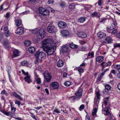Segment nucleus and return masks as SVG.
Here are the masks:
<instances>
[{
	"label": "nucleus",
	"mask_w": 120,
	"mask_h": 120,
	"mask_svg": "<svg viewBox=\"0 0 120 120\" xmlns=\"http://www.w3.org/2000/svg\"><path fill=\"white\" fill-rule=\"evenodd\" d=\"M86 42L84 41H81L80 44L81 45H83L85 44Z\"/></svg>",
	"instance_id": "nucleus-63"
},
{
	"label": "nucleus",
	"mask_w": 120,
	"mask_h": 120,
	"mask_svg": "<svg viewBox=\"0 0 120 120\" xmlns=\"http://www.w3.org/2000/svg\"><path fill=\"white\" fill-rule=\"evenodd\" d=\"M36 81L38 84H39L41 83V81L40 79L39 78H37L36 80Z\"/></svg>",
	"instance_id": "nucleus-50"
},
{
	"label": "nucleus",
	"mask_w": 120,
	"mask_h": 120,
	"mask_svg": "<svg viewBox=\"0 0 120 120\" xmlns=\"http://www.w3.org/2000/svg\"><path fill=\"white\" fill-rule=\"evenodd\" d=\"M87 48L85 47H83L81 48V50L82 51H85L87 50Z\"/></svg>",
	"instance_id": "nucleus-59"
},
{
	"label": "nucleus",
	"mask_w": 120,
	"mask_h": 120,
	"mask_svg": "<svg viewBox=\"0 0 120 120\" xmlns=\"http://www.w3.org/2000/svg\"><path fill=\"white\" fill-rule=\"evenodd\" d=\"M104 59V57L103 56H98L96 58V61L99 63L102 62Z\"/></svg>",
	"instance_id": "nucleus-20"
},
{
	"label": "nucleus",
	"mask_w": 120,
	"mask_h": 120,
	"mask_svg": "<svg viewBox=\"0 0 120 120\" xmlns=\"http://www.w3.org/2000/svg\"><path fill=\"white\" fill-rule=\"evenodd\" d=\"M10 43V41L7 40H4L3 43V44L4 47L6 48H8L9 45Z\"/></svg>",
	"instance_id": "nucleus-15"
},
{
	"label": "nucleus",
	"mask_w": 120,
	"mask_h": 120,
	"mask_svg": "<svg viewBox=\"0 0 120 120\" xmlns=\"http://www.w3.org/2000/svg\"><path fill=\"white\" fill-rule=\"evenodd\" d=\"M106 89L108 90H110L111 89V87L110 85L108 84H106L105 86Z\"/></svg>",
	"instance_id": "nucleus-37"
},
{
	"label": "nucleus",
	"mask_w": 120,
	"mask_h": 120,
	"mask_svg": "<svg viewBox=\"0 0 120 120\" xmlns=\"http://www.w3.org/2000/svg\"><path fill=\"white\" fill-rule=\"evenodd\" d=\"M45 91L46 94L47 95H49V91L47 88H46L45 89Z\"/></svg>",
	"instance_id": "nucleus-62"
},
{
	"label": "nucleus",
	"mask_w": 120,
	"mask_h": 120,
	"mask_svg": "<svg viewBox=\"0 0 120 120\" xmlns=\"http://www.w3.org/2000/svg\"><path fill=\"white\" fill-rule=\"evenodd\" d=\"M38 11L40 14L44 15H49V11L46 10L42 8H39Z\"/></svg>",
	"instance_id": "nucleus-7"
},
{
	"label": "nucleus",
	"mask_w": 120,
	"mask_h": 120,
	"mask_svg": "<svg viewBox=\"0 0 120 120\" xmlns=\"http://www.w3.org/2000/svg\"><path fill=\"white\" fill-rule=\"evenodd\" d=\"M83 90L82 89L79 88L78 91L75 93V96H73L70 98L71 99L74 100L76 98L80 99L82 97Z\"/></svg>",
	"instance_id": "nucleus-5"
},
{
	"label": "nucleus",
	"mask_w": 120,
	"mask_h": 120,
	"mask_svg": "<svg viewBox=\"0 0 120 120\" xmlns=\"http://www.w3.org/2000/svg\"><path fill=\"white\" fill-rule=\"evenodd\" d=\"M24 30L23 27H18L17 29L16 33L20 35L24 33Z\"/></svg>",
	"instance_id": "nucleus-12"
},
{
	"label": "nucleus",
	"mask_w": 120,
	"mask_h": 120,
	"mask_svg": "<svg viewBox=\"0 0 120 120\" xmlns=\"http://www.w3.org/2000/svg\"><path fill=\"white\" fill-rule=\"evenodd\" d=\"M115 68L117 69L119 73H120V64L116 65L114 66Z\"/></svg>",
	"instance_id": "nucleus-35"
},
{
	"label": "nucleus",
	"mask_w": 120,
	"mask_h": 120,
	"mask_svg": "<svg viewBox=\"0 0 120 120\" xmlns=\"http://www.w3.org/2000/svg\"><path fill=\"white\" fill-rule=\"evenodd\" d=\"M13 95L16 98H17L18 96L19 95L16 93L14 92L13 93Z\"/></svg>",
	"instance_id": "nucleus-61"
},
{
	"label": "nucleus",
	"mask_w": 120,
	"mask_h": 120,
	"mask_svg": "<svg viewBox=\"0 0 120 120\" xmlns=\"http://www.w3.org/2000/svg\"><path fill=\"white\" fill-rule=\"evenodd\" d=\"M54 2L53 0H49L48 3L49 4H52Z\"/></svg>",
	"instance_id": "nucleus-58"
},
{
	"label": "nucleus",
	"mask_w": 120,
	"mask_h": 120,
	"mask_svg": "<svg viewBox=\"0 0 120 120\" xmlns=\"http://www.w3.org/2000/svg\"><path fill=\"white\" fill-rule=\"evenodd\" d=\"M102 76L101 75L100 76H98V77L97 78V80L98 81H100L101 79V78L102 77Z\"/></svg>",
	"instance_id": "nucleus-57"
},
{
	"label": "nucleus",
	"mask_w": 120,
	"mask_h": 120,
	"mask_svg": "<svg viewBox=\"0 0 120 120\" xmlns=\"http://www.w3.org/2000/svg\"><path fill=\"white\" fill-rule=\"evenodd\" d=\"M10 103V106L11 110V114L13 115L14 114L16 110L15 108L13 107V104L12 103Z\"/></svg>",
	"instance_id": "nucleus-23"
},
{
	"label": "nucleus",
	"mask_w": 120,
	"mask_h": 120,
	"mask_svg": "<svg viewBox=\"0 0 120 120\" xmlns=\"http://www.w3.org/2000/svg\"><path fill=\"white\" fill-rule=\"evenodd\" d=\"M105 41L108 43H111V40L109 37H106L105 39Z\"/></svg>",
	"instance_id": "nucleus-30"
},
{
	"label": "nucleus",
	"mask_w": 120,
	"mask_h": 120,
	"mask_svg": "<svg viewBox=\"0 0 120 120\" xmlns=\"http://www.w3.org/2000/svg\"><path fill=\"white\" fill-rule=\"evenodd\" d=\"M96 97L95 98L100 99V96L101 95L98 92H96Z\"/></svg>",
	"instance_id": "nucleus-42"
},
{
	"label": "nucleus",
	"mask_w": 120,
	"mask_h": 120,
	"mask_svg": "<svg viewBox=\"0 0 120 120\" xmlns=\"http://www.w3.org/2000/svg\"><path fill=\"white\" fill-rule=\"evenodd\" d=\"M22 74H23L25 76H27L29 75L28 72H25L23 70H22Z\"/></svg>",
	"instance_id": "nucleus-44"
},
{
	"label": "nucleus",
	"mask_w": 120,
	"mask_h": 120,
	"mask_svg": "<svg viewBox=\"0 0 120 120\" xmlns=\"http://www.w3.org/2000/svg\"><path fill=\"white\" fill-rule=\"evenodd\" d=\"M77 34L78 36L82 38L86 37L87 36V34L86 33L83 32H77Z\"/></svg>",
	"instance_id": "nucleus-13"
},
{
	"label": "nucleus",
	"mask_w": 120,
	"mask_h": 120,
	"mask_svg": "<svg viewBox=\"0 0 120 120\" xmlns=\"http://www.w3.org/2000/svg\"><path fill=\"white\" fill-rule=\"evenodd\" d=\"M28 50L29 52L31 53H33L35 51V47H30L29 48Z\"/></svg>",
	"instance_id": "nucleus-26"
},
{
	"label": "nucleus",
	"mask_w": 120,
	"mask_h": 120,
	"mask_svg": "<svg viewBox=\"0 0 120 120\" xmlns=\"http://www.w3.org/2000/svg\"><path fill=\"white\" fill-rule=\"evenodd\" d=\"M110 108L109 107H107L106 108H104L102 110V112L105 115H109L110 114L109 110Z\"/></svg>",
	"instance_id": "nucleus-11"
},
{
	"label": "nucleus",
	"mask_w": 120,
	"mask_h": 120,
	"mask_svg": "<svg viewBox=\"0 0 120 120\" xmlns=\"http://www.w3.org/2000/svg\"><path fill=\"white\" fill-rule=\"evenodd\" d=\"M68 48L67 46H64L62 49V51L63 53L67 52H68Z\"/></svg>",
	"instance_id": "nucleus-27"
},
{
	"label": "nucleus",
	"mask_w": 120,
	"mask_h": 120,
	"mask_svg": "<svg viewBox=\"0 0 120 120\" xmlns=\"http://www.w3.org/2000/svg\"><path fill=\"white\" fill-rule=\"evenodd\" d=\"M59 86V84L56 82H52L49 85V87L52 90L57 89Z\"/></svg>",
	"instance_id": "nucleus-8"
},
{
	"label": "nucleus",
	"mask_w": 120,
	"mask_h": 120,
	"mask_svg": "<svg viewBox=\"0 0 120 120\" xmlns=\"http://www.w3.org/2000/svg\"><path fill=\"white\" fill-rule=\"evenodd\" d=\"M71 84V82L69 81H67L64 83L65 85L67 86H70Z\"/></svg>",
	"instance_id": "nucleus-40"
},
{
	"label": "nucleus",
	"mask_w": 120,
	"mask_h": 120,
	"mask_svg": "<svg viewBox=\"0 0 120 120\" xmlns=\"http://www.w3.org/2000/svg\"><path fill=\"white\" fill-rule=\"evenodd\" d=\"M55 113H56L57 114H58L60 113V112L59 111V110L58 109L56 108H55L53 111V114H55Z\"/></svg>",
	"instance_id": "nucleus-31"
},
{
	"label": "nucleus",
	"mask_w": 120,
	"mask_h": 120,
	"mask_svg": "<svg viewBox=\"0 0 120 120\" xmlns=\"http://www.w3.org/2000/svg\"><path fill=\"white\" fill-rule=\"evenodd\" d=\"M35 56L36 58H37L40 60H42L45 58V54L42 52L37 51L35 53Z\"/></svg>",
	"instance_id": "nucleus-4"
},
{
	"label": "nucleus",
	"mask_w": 120,
	"mask_h": 120,
	"mask_svg": "<svg viewBox=\"0 0 120 120\" xmlns=\"http://www.w3.org/2000/svg\"><path fill=\"white\" fill-rule=\"evenodd\" d=\"M58 26L61 28H64L66 27V23L63 22H60L58 24Z\"/></svg>",
	"instance_id": "nucleus-18"
},
{
	"label": "nucleus",
	"mask_w": 120,
	"mask_h": 120,
	"mask_svg": "<svg viewBox=\"0 0 120 120\" xmlns=\"http://www.w3.org/2000/svg\"><path fill=\"white\" fill-rule=\"evenodd\" d=\"M102 0H99L98 1V4L99 6H101V1Z\"/></svg>",
	"instance_id": "nucleus-64"
},
{
	"label": "nucleus",
	"mask_w": 120,
	"mask_h": 120,
	"mask_svg": "<svg viewBox=\"0 0 120 120\" xmlns=\"http://www.w3.org/2000/svg\"><path fill=\"white\" fill-rule=\"evenodd\" d=\"M27 62L26 61H24L21 63V64L22 66H26L27 65Z\"/></svg>",
	"instance_id": "nucleus-38"
},
{
	"label": "nucleus",
	"mask_w": 120,
	"mask_h": 120,
	"mask_svg": "<svg viewBox=\"0 0 120 120\" xmlns=\"http://www.w3.org/2000/svg\"><path fill=\"white\" fill-rule=\"evenodd\" d=\"M69 45L70 47L72 49L77 48L78 47V46L77 45H75L73 43L70 44Z\"/></svg>",
	"instance_id": "nucleus-29"
},
{
	"label": "nucleus",
	"mask_w": 120,
	"mask_h": 120,
	"mask_svg": "<svg viewBox=\"0 0 120 120\" xmlns=\"http://www.w3.org/2000/svg\"><path fill=\"white\" fill-rule=\"evenodd\" d=\"M16 25L17 26H19L22 25L21 20L20 19H16L15 20Z\"/></svg>",
	"instance_id": "nucleus-22"
},
{
	"label": "nucleus",
	"mask_w": 120,
	"mask_h": 120,
	"mask_svg": "<svg viewBox=\"0 0 120 120\" xmlns=\"http://www.w3.org/2000/svg\"><path fill=\"white\" fill-rule=\"evenodd\" d=\"M1 94H4L6 96H7L8 95L7 93L4 90L2 91L1 93Z\"/></svg>",
	"instance_id": "nucleus-48"
},
{
	"label": "nucleus",
	"mask_w": 120,
	"mask_h": 120,
	"mask_svg": "<svg viewBox=\"0 0 120 120\" xmlns=\"http://www.w3.org/2000/svg\"><path fill=\"white\" fill-rule=\"evenodd\" d=\"M98 37L100 39L105 38L106 36L105 34L103 32H100L97 34Z\"/></svg>",
	"instance_id": "nucleus-16"
},
{
	"label": "nucleus",
	"mask_w": 120,
	"mask_h": 120,
	"mask_svg": "<svg viewBox=\"0 0 120 120\" xmlns=\"http://www.w3.org/2000/svg\"><path fill=\"white\" fill-rule=\"evenodd\" d=\"M106 63L105 62H103L100 64V65L101 66L102 69L103 70L106 66L105 65Z\"/></svg>",
	"instance_id": "nucleus-41"
},
{
	"label": "nucleus",
	"mask_w": 120,
	"mask_h": 120,
	"mask_svg": "<svg viewBox=\"0 0 120 120\" xmlns=\"http://www.w3.org/2000/svg\"><path fill=\"white\" fill-rule=\"evenodd\" d=\"M111 62L110 61H109L107 63H106L105 65L106 66H109L111 65Z\"/></svg>",
	"instance_id": "nucleus-51"
},
{
	"label": "nucleus",
	"mask_w": 120,
	"mask_h": 120,
	"mask_svg": "<svg viewBox=\"0 0 120 120\" xmlns=\"http://www.w3.org/2000/svg\"><path fill=\"white\" fill-rule=\"evenodd\" d=\"M30 113L32 115L31 116V117L34 119L35 120H37V118H36L35 116L31 112H30Z\"/></svg>",
	"instance_id": "nucleus-53"
},
{
	"label": "nucleus",
	"mask_w": 120,
	"mask_h": 120,
	"mask_svg": "<svg viewBox=\"0 0 120 120\" xmlns=\"http://www.w3.org/2000/svg\"><path fill=\"white\" fill-rule=\"evenodd\" d=\"M115 27H113V26L112 24L111 25V26H109L107 29V31L110 33L111 32V31L113 30Z\"/></svg>",
	"instance_id": "nucleus-28"
},
{
	"label": "nucleus",
	"mask_w": 120,
	"mask_h": 120,
	"mask_svg": "<svg viewBox=\"0 0 120 120\" xmlns=\"http://www.w3.org/2000/svg\"><path fill=\"white\" fill-rule=\"evenodd\" d=\"M75 4L73 3L70 4L69 6V7L70 9H72L74 8Z\"/></svg>",
	"instance_id": "nucleus-36"
},
{
	"label": "nucleus",
	"mask_w": 120,
	"mask_h": 120,
	"mask_svg": "<svg viewBox=\"0 0 120 120\" xmlns=\"http://www.w3.org/2000/svg\"><path fill=\"white\" fill-rule=\"evenodd\" d=\"M20 52L18 50L15 49L13 52V56H12V58L18 56L20 55Z\"/></svg>",
	"instance_id": "nucleus-14"
},
{
	"label": "nucleus",
	"mask_w": 120,
	"mask_h": 120,
	"mask_svg": "<svg viewBox=\"0 0 120 120\" xmlns=\"http://www.w3.org/2000/svg\"><path fill=\"white\" fill-rule=\"evenodd\" d=\"M117 30L116 29H115L114 30H113L112 33L111 34L112 35L115 34H116L117 33Z\"/></svg>",
	"instance_id": "nucleus-55"
},
{
	"label": "nucleus",
	"mask_w": 120,
	"mask_h": 120,
	"mask_svg": "<svg viewBox=\"0 0 120 120\" xmlns=\"http://www.w3.org/2000/svg\"><path fill=\"white\" fill-rule=\"evenodd\" d=\"M4 113L5 115L8 116L12 115V114H11V112H4Z\"/></svg>",
	"instance_id": "nucleus-46"
},
{
	"label": "nucleus",
	"mask_w": 120,
	"mask_h": 120,
	"mask_svg": "<svg viewBox=\"0 0 120 120\" xmlns=\"http://www.w3.org/2000/svg\"><path fill=\"white\" fill-rule=\"evenodd\" d=\"M56 28L55 26L51 24H49L47 28V30L49 33H53L55 32Z\"/></svg>",
	"instance_id": "nucleus-9"
},
{
	"label": "nucleus",
	"mask_w": 120,
	"mask_h": 120,
	"mask_svg": "<svg viewBox=\"0 0 120 120\" xmlns=\"http://www.w3.org/2000/svg\"><path fill=\"white\" fill-rule=\"evenodd\" d=\"M86 19L84 17H81L79 19L78 21L80 23H83L85 21Z\"/></svg>",
	"instance_id": "nucleus-32"
},
{
	"label": "nucleus",
	"mask_w": 120,
	"mask_h": 120,
	"mask_svg": "<svg viewBox=\"0 0 120 120\" xmlns=\"http://www.w3.org/2000/svg\"><path fill=\"white\" fill-rule=\"evenodd\" d=\"M44 76L47 82H49L52 79L51 73L48 71H46L44 74Z\"/></svg>",
	"instance_id": "nucleus-6"
},
{
	"label": "nucleus",
	"mask_w": 120,
	"mask_h": 120,
	"mask_svg": "<svg viewBox=\"0 0 120 120\" xmlns=\"http://www.w3.org/2000/svg\"><path fill=\"white\" fill-rule=\"evenodd\" d=\"M25 45L26 46H28L30 45L31 42L29 41H26L25 42Z\"/></svg>",
	"instance_id": "nucleus-34"
},
{
	"label": "nucleus",
	"mask_w": 120,
	"mask_h": 120,
	"mask_svg": "<svg viewBox=\"0 0 120 120\" xmlns=\"http://www.w3.org/2000/svg\"><path fill=\"white\" fill-rule=\"evenodd\" d=\"M10 16V13L9 12H8L5 15V17L7 19Z\"/></svg>",
	"instance_id": "nucleus-47"
},
{
	"label": "nucleus",
	"mask_w": 120,
	"mask_h": 120,
	"mask_svg": "<svg viewBox=\"0 0 120 120\" xmlns=\"http://www.w3.org/2000/svg\"><path fill=\"white\" fill-rule=\"evenodd\" d=\"M75 70H77L80 74H81L83 72V69L80 66L76 68H75Z\"/></svg>",
	"instance_id": "nucleus-21"
},
{
	"label": "nucleus",
	"mask_w": 120,
	"mask_h": 120,
	"mask_svg": "<svg viewBox=\"0 0 120 120\" xmlns=\"http://www.w3.org/2000/svg\"><path fill=\"white\" fill-rule=\"evenodd\" d=\"M56 41L52 38L47 39L42 41V47L48 56L53 55L56 48Z\"/></svg>",
	"instance_id": "nucleus-1"
},
{
	"label": "nucleus",
	"mask_w": 120,
	"mask_h": 120,
	"mask_svg": "<svg viewBox=\"0 0 120 120\" xmlns=\"http://www.w3.org/2000/svg\"><path fill=\"white\" fill-rule=\"evenodd\" d=\"M103 92L104 94H108V90L106 89H105L103 90Z\"/></svg>",
	"instance_id": "nucleus-56"
},
{
	"label": "nucleus",
	"mask_w": 120,
	"mask_h": 120,
	"mask_svg": "<svg viewBox=\"0 0 120 120\" xmlns=\"http://www.w3.org/2000/svg\"><path fill=\"white\" fill-rule=\"evenodd\" d=\"M114 47L115 48L116 47L120 48V43H116L114 44Z\"/></svg>",
	"instance_id": "nucleus-43"
},
{
	"label": "nucleus",
	"mask_w": 120,
	"mask_h": 120,
	"mask_svg": "<svg viewBox=\"0 0 120 120\" xmlns=\"http://www.w3.org/2000/svg\"><path fill=\"white\" fill-rule=\"evenodd\" d=\"M60 33L62 36L63 37H67L69 35V32L66 30L63 29L60 31Z\"/></svg>",
	"instance_id": "nucleus-10"
},
{
	"label": "nucleus",
	"mask_w": 120,
	"mask_h": 120,
	"mask_svg": "<svg viewBox=\"0 0 120 120\" xmlns=\"http://www.w3.org/2000/svg\"><path fill=\"white\" fill-rule=\"evenodd\" d=\"M100 99L95 98L94 101V107L95 108L92 110V115L93 119L95 118L97 116V112L98 109L97 108L98 107Z\"/></svg>",
	"instance_id": "nucleus-3"
},
{
	"label": "nucleus",
	"mask_w": 120,
	"mask_h": 120,
	"mask_svg": "<svg viewBox=\"0 0 120 120\" xmlns=\"http://www.w3.org/2000/svg\"><path fill=\"white\" fill-rule=\"evenodd\" d=\"M60 4L61 6L62 7H64L65 5V3L64 2H60Z\"/></svg>",
	"instance_id": "nucleus-54"
},
{
	"label": "nucleus",
	"mask_w": 120,
	"mask_h": 120,
	"mask_svg": "<svg viewBox=\"0 0 120 120\" xmlns=\"http://www.w3.org/2000/svg\"><path fill=\"white\" fill-rule=\"evenodd\" d=\"M109 98L108 97H107L104 98L103 99L104 103L102 105V107L103 108V106L104 105H105V106H106L108 104H109Z\"/></svg>",
	"instance_id": "nucleus-19"
},
{
	"label": "nucleus",
	"mask_w": 120,
	"mask_h": 120,
	"mask_svg": "<svg viewBox=\"0 0 120 120\" xmlns=\"http://www.w3.org/2000/svg\"><path fill=\"white\" fill-rule=\"evenodd\" d=\"M24 79L25 81L28 84L32 82L30 75L27 76L24 78Z\"/></svg>",
	"instance_id": "nucleus-17"
},
{
	"label": "nucleus",
	"mask_w": 120,
	"mask_h": 120,
	"mask_svg": "<svg viewBox=\"0 0 120 120\" xmlns=\"http://www.w3.org/2000/svg\"><path fill=\"white\" fill-rule=\"evenodd\" d=\"M90 15L93 17H98L99 16L100 14L99 12L95 11L92 13Z\"/></svg>",
	"instance_id": "nucleus-24"
},
{
	"label": "nucleus",
	"mask_w": 120,
	"mask_h": 120,
	"mask_svg": "<svg viewBox=\"0 0 120 120\" xmlns=\"http://www.w3.org/2000/svg\"><path fill=\"white\" fill-rule=\"evenodd\" d=\"M4 32L8 31H9L8 29V28L7 27H5L4 28Z\"/></svg>",
	"instance_id": "nucleus-60"
},
{
	"label": "nucleus",
	"mask_w": 120,
	"mask_h": 120,
	"mask_svg": "<svg viewBox=\"0 0 120 120\" xmlns=\"http://www.w3.org/2000/svg\"><path fill=\"white\" fill-rule=\"evenodd\" d=\"M112 22V24L113 25V27H115V26H116L117 24L116 20H115L113 19Z\"/></svg>",
	"instance_id": "nucleus-39"
},
{
	"label": "nucleus",
	"mask_w": 120,
	"mask_h": 120,
	"mask_svg": "<svg viewBox=\"0 0 120 120\" xmlns=\"http://www.w3.org/2000/svg\"><path fill=\"white\" fill-rule=\"evenodd\" d=\"M84 107V105L83 104H82L81 105L79 108V109L81 111V109H83Z\"/></svg>",
	"instance_id": "nucleus-49"
},
{
	"label": "nucleus",
	"mask_w": 120,
	"mask_h": 120,
	"mask_svg": "<svg viewBox=\"0 0 120 120\" xmlns=\"http://www.w3.org/2000/svg\"><path fill=\"white\" fill-rule=\"evenodd\" d=\"M116 71L115 70L113 69L110 72V73H112L114 75H115L116 73Z\"/></svg>",
	"instance_id": "nucleus-52"
},
{
	"label": "nucleus",
	"mask_w": 120,
	"mask_h": 120,
	"mask_svg": "<svg viewBox=\"0 0 120 120\" xmlns=\"http://www.w3.org/2000/svg\"><path fill=\"white\" fill-rule=\"evenodd\" d=\"M64 65L63 62L61 60H59L57 62V65L59 67H62Z\"/></svg>",
	"instance_id": "nucleus-25"
},
{
	"label": "nucleus",
	"mask_w": 120,
	"mask_h": 120,
	"mask_svg": "<svg viewBox=\"0 0 120 120\" xmlns=\"http://www.w3.org/2000/svg\"><path fill=\"white\" fill-rule=\"evenodd\" d=\"M34 31L35 33V36L38 40L42 39L45 35V32L44 29H41L39 30L36 29L34 30Z\"/></svg>",
	"instance_id": "nucleus-2"
},
{
	"label": "nucleus",
	"mask_w": 120,
	"mask_h": 120,
	"mask_svg": "<svg viewBox=\"0 0 120 120\" xmlns=\"http://www.w3.org/2000/svg\"><path fill=\"white\" fill-rule=\"evenodd\" d=\"M107 20V19L106 18H102L101 19L99 20L100 23H104Z\"/></svg>",
	"instance_id": "nucleus-33"
},
{
	"label": "nucleus",
	"mask_w": 120,
	"mask_h": 120,
	"mask_svg": "<svg viewBox=\"0 0 120 120\" xmlns=\"http://www.w3.org/2000/svg\"><path fill=\"white\" fill-rule=\"evenodd\" d=\"M4 34L6 37H9L10 35L9 31L5 32H4Z\"/></svg>",
	"instance_id": "nucleus-45"
}]
</instances>
